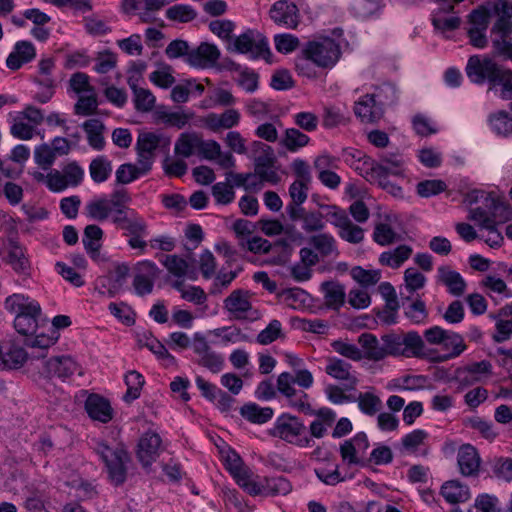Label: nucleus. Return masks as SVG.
I'll return each instance as SVG.
<instances>
[{
  "label": "nucleus",
  "mask_w": 512,
  "mask_h": 512,
  "mask_svg": "<svg viewBox=\"0 0 512 512\" xmlns=\"http://www.w3.org/2000/svg\"><path fill=\"white\" fill-rule=\"evenodd\" d=\"M303 59H299L296 68L299 73L311 76L305 72L307 61L313 62L320 68H332L340 58V46L329 37H318L309 41L302 50Z\"/></svg>",
  "instance_id": "nucleus-1"
},
{
  "label": "nucleus",
  "mask_w": 512,
  "mask_h": 512,
  "mask_svg": "<svg viewBox=\"0 0 512 512\" xmlns=\"http://www.w3.org/2000/svg\"><path fill=\"white\" fill-rule=\"evenodd\" d=\"M94 451L104 462L108 476L115 485L124 483L127 475V463L130 458L126 449L118 444L110 446L106 442L99 441L94 447Z\"/></svg>",
  "instance_id": "nucleus-2"
},
{
  "label": "nucleus",
  "mask_w": 512,
  "mask_h": 512,
  "mask_svg": "<svg viewBox=\"0 0 512 512\" xmlns=\"http://www.w3.org/2000/svg\"><path fill=\"white\" fill-rule=\"evenodd\" d=\"M272 435L299 447H310L312 442L306 436L304 423L290 414H282L277 418Z\"/></svg>",
  "instance_id": "nucleus-3"
},
{
  "label": "nucleus",
  "mask_w": 512,
  "mask_h": 512,
  "mask_svg": "<svg viewBox=\"0 0 512 512\" xmlns=\"http://www.w3.org/2000/svg\"><path fill=\"white\" fill-rule=\"evenodd\" d=\"M44 121L42 111L32 105L17 112L10 126V134L19 140H31L37 134V127Z\"/></svg>",
  "instance_id": "nucleus-4"
},
{
  "label": "nucleus",
  "mask_w": 512,
  "mask_h": 512,
  "mask_svg": "<svg viewBox=\"0 0 512 512\" xmlns=\"http://www.w3.org/2000/svg\"><path fill=\"white\" fill-rule=\"evenodd\" d=\"M224 308L235 320L253 322L261 318L260 311L252 305L248 293L243 290H233L224 300Z\"/></svg>",
  "instance_id": "nucleus-5"
},
{
  "label": "nucleus",
  "mask_w": 512,
  "mask_h": 512,
  "mask_svg": "<svg viewBox=\"0 0 512 512\" xmlns=\"http://www.w3.org/2000/svg\"><path fill=\"white\" fill-rule=\"evenodd\" d=\"M329 221L338 229V235L343 240L357 244L364 239V230L354 224L346 212L336 206L328 213Z\"/></svg>",
  "instance_id": "nucleus-6"
},
{
  "label": "nucleus",
  "mask_w": 512,
  "mask_h": 512,
  "mask_svg": "<svg viewBox=\"0 0 512 512\" xmlns=\"http://www.w3.org/2000/svg\"><path fill=\"white\" fill-rule=\"evenodd\" d=\"M228 49L241 54H250L253 57L269 53L267 40L252 30H248L236 37L229 43Z\"/></svg>",
  "instance_id": "nucleus-7"
},
{
  "label": "nucleus",
  "mask_w": 512,
  "mask_h": 512,
  "mask_svg": "<svg viewBox=\"0 0 512 512\" xmlns=\"http://www.w3.org/2000/svg\"><path fill=\"white\" fill-rule=\"evenodd\" d=\"M500 69L495 62L489 58H481L480 56H471L466 65V74L471 82L475 84H483L486 80L492 85L497 73Z\"/></svg>",
  "instance_id": "nucleus-8"
},
{
  "label": "nucleus",
  "mask_w": 512,
  "mask_h": 512,
  "mask_svg": "<svg viewBox=\"0 0 512 512\" xmlns=\"http://www.w3.org/2000/svg\"><path fill=\"white\" fill-rule=\"evenodd\" d=\"M161 263L168 273L179 282L185 280L195 281L198 279L199 271L194 263L179 255H164L161 259Z\"/></svg>",
  "instance_id": "nucleus-9"
},
{
  "label": "nucleus",
  "mask_w": 512,
  "mask_h": 512,
  "mask_svg": "<svg viewBox=\"0 0 512 512\" xmlns=\"http://www.w3.org/2000/svg\"><path fill=\"white\" fill-rule=\"evenodd\" d=\"M385 300V307L377 312V317L384 323L390 325L396 323L397 312L400 307H406L410 302V295H404L402 291L398 294L396 290H377Z\"/></svg>",
  "instance_id": "nucleus-10"
},
{
  "label": "nucleus",
  "mask_w": 512,
  "mask_h": 512,
  "mask_svg": "<svg viewBox=\"0 0 512 512\" xmlns=\"http://www.w3.org/2000/svg\"><path fill=\"white\" fill-rule=\"evenodd\" d=\"M269 15L275 24L287 29H296L300 22L297 6L287 0L275 2L269 11Z\"/></svg>",
  "instance_id": "nucleus-11"
},
{
  "label": "nucleus",
  "mask_w": 512,
  "mask_h": 512,
  "mask_svg": "<svg viewBox=\"0 0 512 512\" xmlns=\"http://www.w3.org/2000/svg\"><path fill=\"white\" fill-rule=\"evenodd\" d=\"M220 50L214 44L202 42L198 47L191 49L188 59L185 62L195 68L213 67L220 58Z\"/></svg>",
  "instance_id": "nucleus-12"
},
{
  "label": "nucleus",
  "mask_w": 512,
  "mask_h": 512,
  "mask_svg": "<svg viewBox=\"0 0 512 512\" xmlns=\"http://www.w3.org/2000/svg\"><path fill=\"white\" fill-rule=\"evenodd\" d=\"M241 115L236 109H227L223 113H208L201 118L202 125L212 132L229 130L238 126Z\"/></svg>",
  "instance_id": "nucleus-13"
},
{
  "label": "nucleus",
  "mask_w": 512,
  "mask_h": 512,
  "mask_svg": "<svg viewBox=\"0 0 512 512\" xmlns=\"http://www.w3.org/2000/svg\"><path fill=\"white\" fill-rule=\"evenodd\" d=\"M161 438L155 432L145 433L139 440L137 457L144 468L156 461L161 450Z\"/></svg>",
  "instance_id": "nucleus-14"
},
{
  "label": "nucleus",
  "mask_w": 512,
  "mask_h": 512,
  "mask_svg": "<svg viewBox=\"0 0 512 512\" xmlns=\"http://www.w3.org/2000/svg\"><path fill=\"white\" fill-rule=\"evenodd\" d=\"M352 366L340 358H330L325 372L336 380L343 381L346 390H354L358 383L356 375L351 371Z\"/></svg>",
  "instance_id": "nucleus-15"
},
{
  "label": "nucleus",
  "mask_w": 512,
  "mask_h": 512,
  "mask_svg": "<svg viewBox=\"0 0 512 512\" xmlns=\"http://www.w3.org/2000/svg\"><path fill=\"white\" fill-rule=\"evenodd\" d=\"M85 411L94 421L108 423L113 418V408L108 399L98 394H90L85 400Z\"/></svg>",
  "instance_id": "nucleus-16"
},
{
  "label": "nucleus",
  "mask_w": 512,
  "mask_h": 512,
  "mask_svg": "<svg viewBox=\"0 0 512 512\" xmlns=\"http://www.w3.org/2000/svg\"><path fill=\"white\" fill-rule=\"evenodd\" d=\"M45 373L48 377L66 379L75 373L82 374L78 364L69 356L52 357L45 362Z\"/></svg>",
  "instance_id": "nucleus-17"
},
{
  "label": "nucleus",
  "mask_w": 512,
  "mask_h": 512,
  "mask_svg": "<svg viewBox=\"0 0 512 512\" xmlns=\"http://www.w3.org/2000/svg\"><path fill=\"white\" fill-rule=\"evenodd\" d=\"M112 221L129 235H147L145 220L134 210L124 211L119 209L118 215H113Z\"/></svg>",
  "instance_id": "nucleus-18"
},
{
  "label": "nucleus",
  "mask_w": 512,
  "mask_h": 512,
  "mask_svg": "<svg viewBox=\"0 0 512 512\" xmlns=\"http://www.w3.org/2000/svg\"><path fill=\"white\" fill-rule=\"evenodd\" d=\"M357 117L364 123H374L383 116L382 103L377 102L374 94H367L360 98L354 107Z\"/></svg>",
  "instance_id": "nucleus-19"
},
{
  "label": "nucleus",
  "mask_w": 512,
  "mask_h": 512,
  "mask_svg": "<svg viewBox=\"0 0 512 512\" xmlns=\"http://www.w3.org/2000/svg\"><path fill=\"white\" fill-rule=\"evenodd\" d=\"M36 57V48L30 41H17L13 50L6 59V66L13 71L20 69L24 64L31 62Z\"/></svg>",
  "instance_id": "nucleus-20"
},
{
  "label": "nucleus",
  "mask_w": 512,
  "mask_h": 512,
  "mask_svg": "<svg viewBox=\"0 0 512 512\" xmlns=\"http://www.w3.org/2000/svg\"><path fill=\"white\" fill-rule=\"evenodd\" d=\"M253 148L257 150H262L265 153V156L258 157L255 160V172L260 177L262 181H267L270 183H277L279 177L277 173L271 168L270 164L272 163V149L268 145L260 141H254L252 143Z\"/></svg>",
  "instance_id": "nucleus-21"
},
{
  "label": "nucleus",
  "mask_w": 512,
  "mask_h": 512,
  "mask_svg": "<svg viewBox=\"0 0 512 512\" xmlns=\"http://www.w3.org/2000/svg\"><path fill=\"white\" fill-rule=\"evenodd\" d=\"M457 461L462 475L476 476L478 474L481 460L474 446L462 445L458 451Z\"/></svg>",
  "instance_id": "nucleus-22"
},
{
  "label": "nucleus",
  "mask_w": 512,
  "mask_h": 512,
  "mask_svg": "<svg viewBox=\"0 0 512 512\" xmlns=\"http://www.w3.org/2000/svg\"><path fill=\"white\" fill-rule=\"evenodd\" d=\"M161 271L149 260L137 263L134 269V288H152Z\"/></svg>",
  "instance_id": "nucleus-23"
},
{
  "label": "nucleus",
  "mask_w": 512,
  "mask_h": 512,
  "mask_svg": "<svg viewBox=\"0 0 512 512\" xmlns=\"http://www.w3.org/2000/svg\"><path fill=\"white\" fill-rule=\"evenodd\" d=\"M5 309L10 313H14L15 316L27 315L31 312H41L40 304L22 293H14L7 297L5 300Z\"/></svg>",
  "instance_id": "nucleus-24"
},
{
  "label": "nucleus",
  "mask_w": 512,
  "mask_h": 512,
  "mask_svg": "<svg viewBox=\"0 0 512 512\" xmlns=\"http://www.w3.org/2000/svg\"><path fill=\"white\" fill-rule=\"evenodd\" d=\"M28 358L26 351L13 344L0 347V369H18L24 365Z\"/></svg>",
  "instance_id": "nucleus-25"
},
{
  "label": "nucleus",
  "mask_w": 512,
  "mask_h": 512,
  "mask_svg": "<svg viewBox=\"0 0 512 512\" xmlns=\"http://www.w3.org/2000/svg\"><path fill=\"white\" fill-rule=\"evenodd\" d=\"M486 202V207L488 209L476 207L469 211L468 218L475 222L480 227V229L491 228L493 223H497L496 216L500 205L497 204L493 199L486 198Z\"/></svg>",
  "instance_id": "nucleus-26"
},
{
  "label": "nucleus",
  "mask_w": 512,
  "mask_h": 512,
  "mask_svg": "<svg viewBox=\"0 0 512 512\" xmlns=\"http://www.w3.org/2000/svg\"><path fill=\"white\" fill-rule=\"evenodd\" d=\"M277 297L293 309H308L314 306L313 297L307 290H278Z\"/></svg>",
  "instance_id": "nucleus-27"
},
{
  "label": "nucleus",
  "mask_w": 512,
  "mask_h": 512,
  "mask_svg": "<svg viewBox=\"0 0 512 512\" xmlns=\"http://www.w3.org/2000/svg\"><path fill=\"white\" fill-rule=\"evenodd\" d=\"M86 133L88 144L94 150L100 151L105 146L104 130L105 126L99 119H89L82 125Z\"/></svg>",
  "instance_id": "nucleus-28"
},
{
  "label": "nucleus",
  "mask_w": 512,
  "mask_h": 512,
  "mask_svg": "<svg viewBox=\"0 0 512 512\" xmlns=\"http://www.w3.org/2000/svg\"><path fill=\"white\" fill-rule=\"evenodd\" d=\"M391 175L387 168H385L381 162L375 163L373 162L369 168V171L366 172V179L372 183H377L384 189H387L389 192L394 195L401 194L402 189L399 186H395L389 183L387 180L388 176Z\"/></svg>",
  "instance_id": "nucleus-29"
},
{
  "label": "nucleus",
  "mask_w": 512,
  "mask_h": 512,
  "mask_svg": "<svg viewBox=\"0 0 512 512\" xmlns=\"http://www.w3.org/2000/svg\"><path fill=\"white\" fill-rule=\"evenodd\" d=\"M441 495L451 504L465 502L470 498L468 486L457 480L445 482L441 487Z\"/></svg>",
  "instance_id": "nucleus-30"
},
{
  "label": "nucleus",
  "mask_w": 512,
  "mask_h": 512,
  "mask_svg": "<svg viewBox=\"0 0 512 512\" xmlns=\"http://www.w3.org/2000/svg\"><path fill=\"white\" fill-rule=\"evenodd\" d=\"M155 122L164 123L179 129L183 128L191 118L184 112H171L164 106H159L153 113Z\"/></svg>",
  "instance_id": "nucleus-31"
},
{
  "label": "nucleus",
  "mask_w": 512,
  "mask_h": 512,
  "mask_svg": "<svg viewBox=\"0 0 512 512\" xmlns=\"http://www.w3.org/2000/svg\"><path fill=\"white\" fill-rule=\"evenodd\" d=\"M86 215L96 221H105L110 216L113 217L114 209L106 198L94 199L85 206Z\"/></svg>",
  "instance_id": "nucleus-32"
},
{
  "label": "nucleus",
  "mask_w": 512,
  "mask_h": 512,
  "mask_svg": "<svg viewBox=\"0 0 512 512\" xmlns=\"http://www.w3.org/2000/svg\"><path fill=\"white\" fill-rule=\"evenodd\" d=\"M350 276L359 286L368 288L379 283L382 273L378 269L355 266L350 270Z\"/></svg>",
  "instance_id": "nucleus-33"
},
{
  "label": "nucleus",
  "mask_w": 512,
  "mask_h": 512,
  "mask_svg": "<svg viewBox=\"0 0 512 512\" xmlns=\"http://www.w3.org/2000/svg\"><path fill=\"white\" fill-rule=\"evenodd\" d=\"M412 254V248L407 245H400L397 248L383 252L379 256V262L382 265L398 268L400 267Z\"/></svg>",
  "instance_id": "nucleus-34"
},
{
  "label": "nucleus",
  "mask_w": 512,
  "mask_h": 512,
  "mask_svg": "<svg viewBox=\"0 0 512 512\" xmlns=\"http://www.w3.org/2000/svg\"><path fill=\"white\" fill-rule=\"evenodd\" d=\"M273 409L260 407L256 403H248L241 407L240 414L248 421L256 424H264L273 417Z\"/></svg>",
  "instance_id": "nucleus-35"
},
{
  "label": "nucleus",
  "mask_w": 512,
  "mask_h": 512,
  "mask_svg": "<svg viewBox=\"0 0 512 512\" xmlns=\"http://www.w3.org/2000/svg\"><path fill=\"white\" fill-rule=\"evenodd\" d=\"M309 242L322 257L338 255L336 240L328 233L314 235L310 238Z\"/></svg>",
  "instance_id": "nucleus-36"
},
{
  "label": "nucleus",
  "mask_w": 512,
  "mask_h": 512,
  "mask_svg": "<svg viewBox=\"0 0 512 512\" xmlns=\"http://www.w3.org/2000/svg\"><path fill=\"white\" fill-rule=\"evenodd\" d=\"M138 344L147 347L151 352L159 358L167 360L169 363H174L175 358L172 356L166 347L157 340L150 332H144L138 335Z\"/></svg>",
  "instance_id": "nucleus-37"
},
{
  "label": "nucleus",
  "mask_w": 512,
  "mask_h": 512,
  "mask_svg": "<svg viewBox=\"0 0 512 512\" xmlns=\"http://www.w3.org/2000/svg\"><path fill=\"white\" fill-rule=\"evenodd\" d=\"M359 343L365 349V357L369 360L380 361L386 357L384 346H380L377 338L370 334L364 333L359 337Z\"/></svg>",
  "instance_id": "nucleus-38"
},
{
  "label": "nucleus",
  "mask_w": 512,
  "mask_h": 512,
  "mask_svg": "<svg viewBox=\"0 0 512 512\" xmlns=\"http://www.w3.org/2000/svg\"><path fill=\"white\" fill-rule=\"evenodd\" d=\"M89 173L96 183L105 182L112 173V164L105 156H98L89 165Z\"/></svg>",
  "instance_id": "nucleus-39"
},
{
  "label": "nucleus",
  "mask_w": 512,
  "mask_h": 512,
  "mask_svg": "<svg viewBox=\"0 0 512 512\" xmlns=\"http://www.w3.org/2000/svg\"><path fill=\"white\" fill-rule=\"evenodd\" d=\"M144 383V377L139 372L135 370L129 371L125 375L127 391L123 396V400L129 403L139 398Z\"/></svg>",
  "instance_id": "nucleus-40"
},
{
  "label": "nucleus",
  "mask_w": 512,
  "mask_h": 512,
  "mask_svg": "<svg viewBox=\"0 0 512 512\" xmlns=\"http://www.w3.org/2000/svg\"><path fill=\"white\" fill-rule=\"evenodd\" d=\"M437 283L448 288H465L467 285L460 273L449 266L437 269Z\"/></svg>",
  "instance_id": "nucleus-41"
},
{
  "label": "nucleus",
  "mask_w": 512,
  "mask_h": 512,
  "mask_svg": "<svg viewBox=\"0 0 512 512\" xmlns=\"http://www.w3.org/2000/svg\"><path fill=\"white\" fill-rule=\"evenodd\" d=\"M41 312H31L27 315H16L14 319L15 330L24 336L33 335L38 328Z\"/></svg>",
  "instance_id": "nucleus-42"
},
{
  "label": "nucleus",
  "mask_w": 512,
  "mask_h": 512,
  "mask_svg": "<svg viewBox=\"0 0 512 512\" xmlns=\"http://www.w3.org/2000/svg\"><path fill=\"white\" fill-rule=\"evenodd\" d=\"M200 138L195 134L183 133L177 139L174 151L177 155L188 158L199 148Z\"/></svg>",
  "instance_id": "nucleus-43"
},
{
  "label": "nucleus",
  "mask_w": 512,
  "mask_h": 512,
  "mask_svg": "<svg viewBox=\"0 0 512 512\" xmlns=\"http://www.w3.org/2000/svg\"><path fill=\"white\" fill-rule=\"evenodd\" d=\"M441 345H443L446 350L450 351L442 360L458 357L466 349L463 337L449 330L446 331Z\"/></svg>",
  "instance_id": "nucleus-44"
},
{
  "label": "nucleus",
  "mask_w": 512,
  "mask_h": 512,
  "mask_svg": "<svg viewBox=\"0 0 512 512\" xmlns=\"http://www.w3.org/2000/svg\"><path fill=\"white\" fill-rule=\"evenodd\" d=\"M310 138L296 128H289L285 131L281 139V144L290 152L305 147L309 143Z\"/></svg>",
  "instance_id": "nucleus-45"
},
{
  "label": "nucleus",
  "mask_w": 512,
  "mask_h": 512,
  "mask_svg": "<svg viewBox=\"0 0 512 512\" xmlns=\"http://www.w3.org/2000/svg\"><path fill=\"white\" fill-rule=\"evenodd\" d=\"M404 355L406 357H423L425 355V343L416 331L404 334Z\"/></svg>",
  "instance_id": "nucleus-46"
},
{
  "label": "nucleus",
  "mask_w": 512,
  "mask_h": 512,
  "mask_svg": "<svg viewBox=\"0 0 512 512\" xmlns=\"http://www.w3.org/2000/svg\"><path fill=\"white\" fill-rule=\"evenodd\" d=\"M117 64V54L109 49H105L103 51L97 52L93 69L98 74H107L115 69Z\"/></svg>",
  "instance_id": "nucleus-47"
},
{
  "label": "nucleus",
  "mask_w": 512,
  "mask_h": 512,
  "mask_svg": "<svg viewBox=\"0 0 512 512\" xmlns=\"http://www.w3.org/2000/svg\"><path fill=\"white\" fill-rule=\"evenodd\" d=\"M149 80L160 88L167 89L175 83L173 68L165 63L158 64V68L150 73Z\"/></svg>",
  "instance_id": "nucleus-48"
},
{
  "label": "nucleus",
  "mask_w": 512,
  "mask_h": 512,
  "mask_svg": "<svg viewBox=\"0 0 512 512\" xmlns=\"http://www.w3.org/2000/svg\"><path fill=\"white\" fill-rule=\"evenodd\" d=\"M465 426L478 431L485 439L492 441L498 436L491 421H487L479 416L467 418L464 421Z\"/></svg>",
  "instance_id": "nucleus-49"
},
{
  "label": "nucleus",
  "mask_w": 512,
  "mask_h": 512,
  "mask_svg": "<svg viewBox=\"0 0 512 512\" xmlns=\"http://www.w3.org/2000/svg\"><path fill=\"white\" fill-rule=\"evenodd\" d=\"M355 401H357L360 411L369 416L375 415L382 408L381 399L370 392L360 393Z\"/></svg>",
  "instance_id": "nucleus-50"
},
{
  "label": "nucleus",
  "mask_w": 512,
  "mask_h": 512,
  "mask_svg": "<svg viewBox=\"0 0 512 512\" xmlns=\"http://www.w3.org/2000/svg\"><path fill=\"white\" fill-rule=\"evenodd\" d=\"M499 86V96L504 100L512 99V70L500 67L491 89Z\"/></svg>",
  "instance_id": "nucleus-51"
},
{
  "label": "nucleus",
  "mask_w": 512,
  "mask_h": 512,
  "mask_svg": "<svg viewBox=\"0 0 512 512\" xmlns=\"http://www.w3.org/2000/svg\"><path fill=\"white\" fill-rule=\"evenodd\" d=\"M196 11L189 5L176 4L166 10V17L171 21L187 23L194 20Z\"/></svg>",
  "instance_id": "nucleus-52"
},
{
  "label": "nucleus",
  "mask_w": 512,
  "mask_h": 512,
  "mask_svg": "<svg viewBox=\"0 0 512 512\" xmlns=\"http://www.w3.org/2000/svg\"><path fill=\"white\" fill-rule=\"evenodd\" d=\"M264 490L266 496H285L290 493L292 486L286 478L279 476L266 479Z\"/></svg>",
  "instance_id": "nucleus-53"
},
{
  "label": "nucleus",
  "mask_w": 512,
  "mask_h": 512,
  "mask_svg": "<svg viewBox=\"0 0 512 512\" xmlns=\"http://www.w3.org/2000/svg\"><path fill=\"white\" fill-rule=\"evenodd\" d=\"M461 20L458 16H445L443 10H438L432 15V24L438 31H452L460 26Z\"/></svg>",
  "instance_id": "nucleus-54"
},
{
  "label": "nucleus",
  "mask_w": 512,
  "mask_h": 512,
  "mask_svg": "<svg viewBox=\"0 0 512 512\" xmlns=\"http://www.w3.org/2000/svg\"><path fill=\"white\" fill-rule=\"evenodd\" d=\"M83 23L86 32L95 37L107 35L111 31L107 22L97 15L84 17Z\"/></svg>",
  "instance_id": "nucleus-55"
},
{
  "label": "nucleus",
  "mask_w": 512,
  "mask_h": 512,
  "mask_svg": "<svg viewBox=\"0 0 512 512\" xmlns=\"http://www.w3.org/2000/svg\"><path fill=\"white\" fill-rule=\"evenodd\" d=\"M135 109L139 112H150L156 103V98L149 89H139L133 94Z\"/></svg>",
  "instance_id": "nucleus-56"
},
{
  "label": "nucleus",
  "mask_w": 512,
  "mask_h": 512,
  "mask_svg": "<svg viewBox=\"0 0 512 512\" xmlns=\"http://www.w3.org/2000/svg\"><path fill=\"white\" fill-rule=\"evenodd\" d=\"M108 309L110 313L124 325L131 326L135 323V313L126 303L111 302L108 306Z\"/></svg>",
  "instance_id": "nucleus-57"
},
{
  "label": "nucleus",
  "mask_w": 512,
  "mask_h": 512,
  "mask_svg": "<svg viewBox=\"0 0 512 512\" xmlns=\"http://www.w3.org/2000/svg\"><path fill=\"white\" fill-rule=\"evenodd\" d=\"M490 17V10L484 6H479L468 15L469 28L487 30Z\"/></svg>",
  "instance_id": "nucleus-58"
},
{
  "label": "nucleus",
  "mask_w": 512,
  "mask_h": 512,
  "mask_svg": "<svg viewBox=\"0 0 512 512\" xmlns=\"http://www.w3.org/2000/svg\"><path fill=\"white\" fill-rule=\"evenodd\" d=\"M227 181H231V186L234 187H243L245 190H257L258 183L256 180V175L252 173H233L228 172L226 174Z\"/></svg>",
  "instance_id": "nucleus-59"
},
{
  "label": "nucleus",
  "mask_w": 512,
  "mask_h": 512,
  "mask_svg": "<svg viewBox=\"0 0 512 512\" xmlns=\"http://www.w3.org/2000/svg\"><path fill=\"white\" fill-rule=\"evenodd\" d=\"M404 334H387L382 337L383 346L386 350V356H403L404 355Z\"/></svg>",
  "instance_id": "nucleus-60"
},
{
  "label": "nucleus",
  "mask_w": 512,
  "mask_h": 512,
  "mask_svg": "<svg viewBox=\"0 0 512 512\" xmlns=\"http://www.w3.org/2000/svg\"><path fill=\"white\" fill-rule=\"evenodd\" d=\"M498 498L489 494L478 495L468 512H500Z\"/></svg>",
  "instance_id": "nucleus-61"
},
{
  "label": "nucleus",
  "mask_w": 512,
  "mask_h": 512,
  "mask_svg": "<svg viewBox=\"0 0 512 512\" xmlns=\"http://www.w3.org/2000/svg\"><path fill=\"white\" fill-rule=\"evenodd\" d=\"M490 124L492 129L499 135L507 136L512 134V117L506 112H498L491 116Z\"/></svg>",
  "instance_id": "nucleus-62"
},
{
  "label": "nucleus",
  "mask_w": 512,
  "mask_h": 512,
  "mask_svg": "<svg viewBox=\"0 0 512 512\" xmlns=\"http://www.w3.org/2000/svg\"><path fill=\"white\" fill-rule=\"evenodd\" d=\"M212 195L215 201L221 205H227L234 201L235 192L233 186L227 182H218L212 186Z\"/></svg>",
  "instance_id": "nucleus-63"
},
{
  "label": "nucleus",
  "mask_w": 512,
  "mask_h": 512,
  "mask_svg": "<svg viewBox=\"0 0 512 512\" xmlns=\"http://www.w3.org/2000/svg\"><path fill=\"white\" fill-rule=\"evenodd\" d=\"M161 141V136L155 133L146 132L138 136L136 150L149 153L155 156L156 149Z\"/></svg>",
  "instance_id": "nucleus-64"
}]
</instances>
